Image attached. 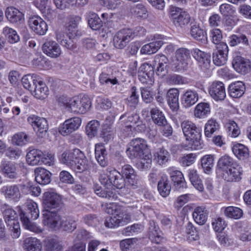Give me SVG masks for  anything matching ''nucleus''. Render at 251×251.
<instances>
[{
  "label": "nucleus",
  "mask_w": 251,
  "mask_h": 251,
  "mask_svg": "<svg viewBox=\"0 0 251 251\" xmlns=\"http://www.w3.org/2000/svg\"><path fill=\"white\" fill-rule=\"evenodd\" d=\"M27 214L19 207L17 213L9 206L5 205L3 207V215L7 226L13 238H18L21 234L19 217H20L23 226L26 229L36 233L42 232L43 230L35 225L31 223L29 219L36 220L39 216V210L38 204L33 201H28L26 205Z\"/></svg>",
  "instance_id": "nucleus-1"
},
{
  "label": "nucleus",
  "mask_w": 251,
  "mask_h": 251,
  "mask_svg": "<svg viewBox=\"0 0 251 251\" xmlns=\"http://www.w3.org/2000/svg\"><path fill=\"white\" fill-rule=\"evenodd\" d=\"M121 174L118 170L112 167H108L105 170L101 171L99 181L107 188L115 187L121 189L125 187L126 179L131 186H136L137 184L138 176L132 167L126 164L122 167Z\"/></svg>",
  "instance_id": "nucleus-2"
},
{
  "label": "nucleus",
  "mask_w": 251,
  "mask_h": 251,
  "mask_svg": "<svg viewBox=\"0 0 251 251\" xmlns=\"http://www.w3.org/2000/svg\"><path fill=\"white\" fill-rule=\"evenodd\" d=\"M42 204L44 207L42 223L44 224L54 216L52 213L57 214L62 211L64 206L62 196L54 189H49L43 194Z\"/></svg>",
  "instance_id": "nucleus-3"
},
{
  "label": "nucleus",
  "mask_w": 251,
  "mask_h": 251,
  "mask_svg": "<svg viewBox=\"0 0 251 251\" xmlns=\"http://www.w3.org/2000/svg\"><path fill=\"white\" fill-rule=\"evenodd\" d=\"M60 160L77 173H81L88 168L87 158L83 152L78 149L65 151Z\"/></svg>",
  "instance_id": "nucleus-4"
},
{
  "label": "nucleus",
  "mask_w": 251,
  "mask_h": 251,
  "mask_svg": "<svg viewBox=\"0 0 251 251\" xmlns=\"http://www.w3.org/2000/svg\"><path fill=\"white\" fill-rule=\"evenodd\" d=\"M147 147L145 140L137 138L131 140L126 151V154L130 159L137 158L141 160L140 164L142 169H147L150 167L152 161L151 154H145V151Z\"/></svg>",
  "instance_id": "nucleus-5"
},
{
  "label": "nucleus",
  "mask_w": 251,
  "mask_h": 251,
  "mask_svg": "<svg viewBox=\"0 0 251 251\" xmlns=\"http://www.w3.org/2000/svg\"><path fill=\"white\" fill-rule=\"evenodd\" d=\"M181 127L187 144V149L198 150L201 147V128L190 120H184L181 123Z\"/></svg>",
  "instance_id": "nucleus-6"
},
{
  "label": "nucleus",
  "mask_w": 251,
  "mask_h": 251,
  "mask_svg": "<svg viewBox=\"0 0 251 251\" xmlns=\"http://www.w3.org/2000/svg\"><path fill=\"white\" fill-rule=\"evenodd\" d=\"M62 212L57 214L52 213L54 216L43 224L44 226L51 230H57L60 228L68 232L74 230L76 226L75 218L71 216L63 215Z\"/></svg>",
  "instance_id": "nucleus-7"
},
{
  "label": "nucleus",
  "mask_w": 251,
  "mask_h": 251,
  "mask_svg": "<svg viewBox=\"0 0 251 251\" xmlns=\"http://www.w3.org/2000/svg\"><path fill=\"white\" fill-rule=\"evenodd\" d=\"M72 22L68 27V32L65 34L64 32H58L56 33V40L63 47L68 49H73L75 47L72 40L77 35L78 30L77 25Z\"/></svg>",
  "instance_id": "nucleus-8"
},
{
  "label": "nucleus",
  "mask_w": 251,
  "mask_h": 251,
  "mask_svg": "<svg viewBox=\"0 0 251 251\" xmlns=\"http://www.w3.org/2000/svg\"><path fill=\"white\" fill-rule=\"evenodd\" d=\"M168 15L170 20L176 26H185L190 21V16L187 12L173 5L169 7Z\"/></svg>",
  "instance_id": "nucleus-9"
},
{
  "label": "nucleus",
  "mask_w": 251,
  "mask_h": 251,
  "mask_svg": "<svg viewBox=\"0 0 251 251\" xmlns=\"http://www.w3.org/2000/svg\"><path fill=\"white\" fill-rule=\"evenodd\" d=\"M25 168L22 162L18 163L7 160H2L0 165V171L5 177L14 179L17 177L18 173Z\"/></svg>",
  "instance_id": "nucleus-10"
},
{
  "label": "nucleus",
  "mask_w": 251,
  "mask_h": 251,
  "mask_svg": "<svg viewBox=\"0 0 251 251\" xmlns=\"http://www.w3.org/2000/svg\"><path fill=\"white\" fill-rule=\"evenodd\" d=\"M32 81L35 86L34 96L38 99H44L49 95V88L43 79L38 75L33 74Z\"/></svg>",
  "instance_id": "nucleus-11"
},
{
  "label": "nucleus",
  "mask_w": 251,
  "mask_h": 251,
  "mask_svg": "<svg viewBox=\"0 0 251 251\" xmlns=\"http://www.w3.org/2000/svg\"><path fill=\"white\" fill-rule=\"evenodd\" d=\"M130 221L131 217L129 214L117 213L106 217L104 221V225L108 228H116L127 224Z\"/></svg>",
  "instance_id": "nucleus-12"
},
{
  "label": "nucleus",
  "mask_w": 251,
  "mask_h": 251,
  "mask_svg": "<svg viewBox=\"0 0 251 251\" xmlns=\"http://www.w3.org/2000/svg\"><path fill=\"white\" fill-rule=\"evenodd\" d=\"M208 92L211 97L216 101L224 100L226 98L224 83L221 81L212 82L208 87Z\"/></svg>",
  "instance_id": "nucleus-13"
},
{
  "label": "nucleus",
  "mask_w": 251,
  "mask_h": 251,
  "mask_svg": "<svg viewBox=\"0 0 251 251\" xmlns=\"http://www.w3.org/2000/svg\"><path fill=\"white\" fill-rule=\"evenodd\" d=\"M229 49L226 43H221L216 46V49L213 53V63L217 66H221L226 64Z\"/></svg>",
  "instance_id": "nucleus-14"
},
{
  "label": "nucleus",
  "mask_w": 251,
  "mask_h": 251,
  "mask_svg": "<svg viewBox=\"0 0 251 251\" xmlns=\"http://www.w3.org/2000/svg\"><path fill=\"white\" fill-rule=\"evenodd\" d=\"M130 28H123L116 33L113 37V45L119 49L125 48L132 40Z\"/></svg>",
  "instance_id": "nucleus-15"
},
{
  "label": "nucleus",
  "mask_w": 251,
  "mask_h": 251,
  "mask_svg": "<svg viewBox=\"0 0 251 251\" xmlns=\"http://www.w3.org/2000/svg\"><path fill=\"white\" fill-rule=\"evenodd\" d=\"M81 122V119L78 117L67 119L59 126V132L64 136L69 135L79 128Z\"/></svg>",
  "instance_id": "nucleus-16"
},
{
  "label": "nucleus",
  "mask_w": 251,
  "mask_h": 251,
  "mask_svg": "<svg viewBox=\"0 0 251 251\" xmlns=\"http://www.w3.org/2000/svg\"><path fill=\"white\" fill-rule=\"evenodd\" d=\"M28 23L31 30L37 35H44L48 30V25L47 23L38 15H33L30 17Z\"/></svg>",
  "instance_id": "nucleus-17"
},
{
  "label": "nucleus",
  "mask_w": 251,
  "mask_h": 251,
  "mask_svg": "<svg viewBox=\"0 0 251 251\" xmlns=\"http://www.w3.org/2000/svg\"><path fill=\"white\" fill-rule=\"evenodd\" d=\"M73 102L71 111L79 114H85L90 109L92 105L91 100L87 95H83L80 99L78 98H75Z\"/></svg>",
  "instance_id": "nucleus-18"
},
{
  "label": "nucleus",
  "mask_w": 251,
  "mask_h": 251,
  "mask_svg": "<svg viewBox=\"0 0 251 251\" xmlns=\"http://www.w3.org/2000/svg\"><path fill=\"white\" fill-rule=\"evenodd\" d=\"M191 54L201 70L205 71L209 68L211 58L210 53L195 48L191 50Z\"/></svg>",
  "instance_id": "nucleus-19"
},
{
  "label": "nucleus",
  "mask_w": 251,
  "mask_h": 251,
  "mask_svg": "<svg viewBox=\"0 0 251 251\" xmlns=\"http://www.w3.org/2000/svg\"><path fill=\"white\" fill-rule=\"evenodd\" d=\"M138 78L142 83L152 84L154 82V71L153 67L148 63L141 65L138 72Z\"/></svg>",
  "instance_id": "nucleus-20"
},
{
  "label": "nucleus",
  "mask_w": 251,
  "mask_h": 251,
  "mask_svg": "<svg viewBox=\"0 0 251 251\" xmlns=\"http://www.w3.org/2000/svg\"><path fill=\"white\" fill-rule=\"evenodd\" d=\"M191 51L185 48H180L176 51V62L174 64V69L175 71H179L183 70L186 66V61L190 58Z\"/></svg>",
  "instance_id": "nucleus-21"
},
{
  "label": "nucleus",
  "mask_w": 251,
  "mask_h": 251,
  "mask_svg": "<svg viewBox=\"0 0 251 251\" xmlns=\"http://www.w3.org/2000/svg\"><path fill=\"white\" fill-rule=\"evenodd\" d=\"M149 238L152 243L156 244H160L166 241L163 232L153 221L150 222Z\"/></svg>",
  "instance_id": "nucleus-22"
},
{
  "label": "nucleus",
  "mask_w": 251,
  "mask_h": 251,
  "mask_svg": "<svg viewBox=\"0 0 251 251\" xmlns=\"http://www.w3.org/2000/svg\"><path fill=\"white\" fill-rule=\"evenodd\" d=\"M246 85L242 81H235L231 82L227 87L229 96L233 99L241 98L246 92Z\"/></svg>",
  "instance_id": "nucleus-23"
},
{
  "label": "nucleus",
  "mask_w": 251,
  "mask_h": 251,
  "mask_svg": "<svg viewBox=\"0 0 251 251\" xmlns=\"http://www.w3.org/2000/svg\"><path fill=\"white\" fill-rule=\"evenodd\" d=\"M232 64L236 72L241 75H246L251 70V62L243 57L237 56L233 59Z\"/></svg>",
  "instance_id": "nucleus-24"
},
{
  "label": "nucleus",
  "mask_w": 251,
  "mask_h": 251,
  "mask_svg": "<svg viewBox=\"0 0 251 251\" xmlns=\"http://www.w3.org/2000/svg\"><path fill=\"white\" fill-rule=\"evenodd\" d=\"M154 38L158 40H154L144 45L140 50L142 54H151L154 53L162 47L164 44L163 41V40L164 39V36L155 35Z\"/></svg>",
  "instance_id": "nucleus-25"
},
{
  "label": "nucleus",
  "mask_w": 251,
  "mask_h": 251,
  "mask_svg": "<svg viewBox=\"0 0 251 251\" xmlns=\"http://www.w3.org/2000/svg\"><path fill=\"white\" fill-rule=\"evenodd\" d=\"M27 121L32 126L34 131L38 133H43L48 130V121L44 118L31 115L28 117Z\"/></svg>",
  "instance_id": "nucleus-26"
},
{
  "label": "nucleus",
  "mask_w": 251,
  "mask_h": 251,
  "mask_svg": "<svg viewBox=\"0 0 251 251\" xmlns=\"http://www.w3.org/2000/svg\"><path fill=\"white\" fill-rule=\"evenodd\" d=\"M0 192L6 199L14 201H19L21 196L19 187L16 184L3 186L0 188Z\"/></svg>",
  "instance_id": "nucleus-27"
},
{
  "label": "nucleus",
  "mask_w": 251,
  "mask_h": 251,
  "mask_svg": "<svg viewBox=\"0 0 251 251\" xmlns=\"http://www.w3.org/2000/svg\"><path fill=\"white\" fill-rule=\"evenodd\" d=\"M42 50L47 56L53 58L59 57L62 53L60 46L54 41L45 42L43 45Z\"/></svg>",
  "instance_id": "nucleus-28"
},
{
  "label": "nucleus",
  "mask_w": 251,
  "mask_h": 251,
  "mask_svg": "<svg viewBox=\"0 0 251 251\" xmlns=\"http://www.w3.org/2000/svg\"><path fill=\"white\" fill-rule=\"evenodd\" d=\"M5 14L7 19L13 24H21L25 20L24 14L13 6L8 7Z\"/></svg>",
  "instance_id": "nucleus-29"
},
{
  "label": "nucleus",
  "mask_w": 251,
  "mask_h": 251,
  "mask_svg": "<svg viewBox=\"0 0 251 251\" xmlns=\"http://www.w3.org/2000/svg\"><path fill=\"white\" fill-rule=\"evenodd\" d=\"M99 81L102 85H116L118 83L117 78L113 75V70L110 67H106L103 69L99 75Z\"/></svg>",
  "instance_id": "nucleus-30"
},
{
  "label": "nucleus",
  "mask_w": 251,
  "mask_h": 251,
  "mask_svg": "<svg viewBox=\"0 0 251 251\" xmlns=\"http://www.w3.org/2000/svg\"><path fill=\"white\" fill-rule=\"evenodd\" d=\"M179 91L176 88H171L167 92V102L173 112H177L179 108Z\"/></svg>",
  "instance_id": "nucleus-31"
},
{
  "label": "nucleus",
  "mask_w": 251,
  "mask_h": 251,
  "mask_svg": "<svg viewBox=\"0 0 251 251\" xmlns=\"http://www.w3.org/2000/svg\"><path fill=\"white\" fill-rule=\"evenodd\" d=\"M224 179L228 182H238L242 177L243 170L242 167L237 162L226 173Z\"/></svg>",
  "instance_id": "nucleus-32"
},
{
  "label": "nucleus",
  "mask_w": 251,
  "mask_h": 251,
  "mask_svg": "<svg viewBox=\"0 0 251 251\" xmlns=\"http://www.w3.org/2000/svg\"><path fill=\"white\" fill-rule=\"evenodd\" d=\"M232 151L234 155L239 160H245L249 159L250 157L248 147L241 143H233Z\"/></svg>",
  "instance_id": "nucleus-33"
},
{
  "label": "nucleus",
  "mask_w": 251,
  "mask_h": 251,
  "mask_svg": "<svg viewBox=\"0 0 251 251\" xmlns=\"http://www.w3.org/2000/svg\"><path fill=\"white\" fill-rule=\"evenodd\" d=\"M154 64H157L155 70L156 74L161 77H163L167 73L168 59L167 57L163 54L156 55L154 58Z\"/></svg>",
  "instance_id": "nucleus-34"
},
{
  "label": "nucleus",
  "mask_w": 251,
  "mask_h": 251,
  "mask_svg": "<svg viewBox=\"0 0 251 251\" xmlns=\"http://www.w3.org/2000/svg\"><path fill=\"white\" fill-rule=\"evenodd\" d=\"M35 179L36 181L42 185L50 183L51 174L47 170L41 168H36L34 170Z\"/></svg>",
  "instance_id": "nucleus-35"
},
{
  "label": "nucleus",
  "mask_w": 251,
  "mask_h": 251,
  "mask_svg": "<svg viewBox=\"0 0 251 251\" xmlns=\"http://www.w3.org/2000/svg\"><path fill=\"white\" fill-rule=\"evenodd\" d=\"M167 172L174 185L183 187L186 182L182 173L175 167H170Z\"/></svg>",
  "instance_id": "nucleus-36"
},
{
  "label": "nucleus",
  "mask_w": 251,
  "mask_h": 251,
  "mask_svg": "<svg viewBox=\"0 0 251 251\" xmlns=\"http://www.w3.org/2000/svg\"><path fill=\"white\" fill-rule=\"evenodd\" d=\"M95 158L98 163L102 167H106L107 164V151L102 143H98L95 145Z\"/></svg>",
  "instance_id": "nucleus-37"
},
{
  "label": "nucleus",
  "mask_w": 251,
  "mask_h": 251,
  "mask_svg": "<svg viewBox=\"0 0 251 251\" xmlns=\"http://www.w3.org/2000/svg\"><path fill=\"white\" fill-rule=\"evenodd\" d=\"M211 113V106L209 102H201L197 104L194 110V115L199 119H204Z\"/></svg>",
  "instance_id": "nucleus-38"
},
{
  "label": "nucleus",
  "mask_w": 251,
  "mask_h": 251,
  "mask_svg": "<svg viewBox=\"0 0 251 251\" xmlns=\"http://www.w3.org/2000/svg\"><path fill=\"white\" fill-rule=\"evenodd\" d=\"M195 222L200 225H203L207 221L208 212L204 206H197L192 214Z\"/></svg>",
  "instance_id": "nucleus-39"
},
{
  "label": "nucleus",
  "mask_w": 251,
  "mask_h": 251,
  "mask_svg": "<svg viewBox=\"0 0 251 251\" xmlns=\"http://www.w3.org/2000/svg\"><path fill=\"white\" fill-rule=\"evenodd\" d=\"M43 152L36 149L29 151L27 153L26 159L27 162L30 165H37L42 164Z\"/></svg>",
  "instance_id": "nucleus-40"
},
{
  "label": "nucleus",
  "mask_w": 251,
  "mask_h": 251,
  "mask_svg": "<svg viewBox=\"0 0 251 251\" xmlns=\"http://www.w3.org/2000/svg\"><path fill=\"white\" fill-rule=\"evenodd\" d=\"M157 189L159 194L163 197H166L170 194L171 186L166 175H163L160 176L158 182Z\"/></svg>",
  "instance_id": "nucleus-41"
},
{
  "label": "nucleus",
  "mask_w": 251,
  "mask_h": 251,
  "mask_svg": "<svg viewBox=\"0 0 251 251\" xmlns=\"http://www.w3.org/2000/svg\"><path fill=\"white\" fill-rule=\"evenodd\" d=\"M198 99V94L196 91L187 90L181 97V103L184 107L188 108L195 104Z\"/></svg>",
  "instance_id": "nucleus-42"
},
{
  "label": "nucleus",
  "mask_w": 251,
  "mask_h": 251,
  "mask_svg": "<svg viewBox=\"0 0 251 251\" xmlns=\"http://www.w3.org/2000/svg\"><path fill=\"white\" fill-rule=\"evenodd\" d=\"M220 128L219 122L213 118H210L205 123L204 127V133L205 137L210 138L212 135Z\"/></svg>",
  "instance_id": "nucleus-43"
},
{
  "label": "nucleus",
  "mask_w": 251,
  "mask_h": 251,
  "mask_svg": "<svg viewBox=\"0 0 251 251\" xmlns=\"http://www.w3.org/2000/svg\"><path fill=\"white\" fill-rule=\"evenodd\" d=\"M237 162L233 158L228 155H225L219 159L217 167L221 171L226 173Z\"/></svg>",
  "instance_id": "nucleus-44"
},
{
  "label": "nucleus",
  "mask_w": 251,
  "mask_h": 251,
  "mask_svg": "<svg viewBox=\"0 0 251 251\" xmlns=\"http://www.w3.org/2000/svg\"><path fill=\"white\" fill-rule=\"evenodd\" d=\"M24 248L25 251H42V245L40 240L31 237L25 239Z\"/></svg>",
  "instance_id": "nucleus-45"
},
{
  "label": "nucleus",
  "mask_w": 251,
  "mask_h": 251,
  "mask_svg": "<svg viewBox=\"0 0 251 251\" xmlns=\"http://www.w3.org/2000/svg\"><path fill=\"white\" fill-rule=\"evenodd\" d=\"M45 251H62V246L56 237H49L44 241Z\"/></svg>",
  "instance_id": "nucleus-46"
},
{
  "label": "nucleus",
  "mask_w": 251,
  "mask_h": 251,
  "mask_svg": "<svg viewBox=\"0 0 251 251\" xmlns=\"http://www.w3.org/2000/svg\"><path fill=\"white\" fill-rule=\"evenodd\" d=\"M169 152L164 148H159L154 153V160L159 165L163 166L169 160Z\"/></svg>",
  "instance_id": "nucleus-47"
},
{
  "label": "nucleus",
  "mask_w": 251,
  "mask_h": 251,
  "mask_svg": "<svg viewBox=\"0 0 251 251\" xmlns=\"http://www.w3.org/2000/svg\"><path fill=\"white\" fill-rule=\"evenodd\" d=\"M221 210L224 212L226 217L229 218L239 219L243 216L242 210L237 207L233 206L223 207Z\"/></svg>",
  "instance_id": "nucleus-48"
},
{
  "label": "nucleus",
  "mask_w": 251,
  "mask_h": 251,
  "mask_svg": "<svg viewBox=\"0 0 251 251\" xmlns=\"http://www.w3.org/2000/svg\"><path fill=\"white\" fill-rule=\"evenodd\" d=\"M201 166L205 174H209L214 165V155L206 154L201 158Z\"/></svg>",
  "instance_id": "nucleus-49"
},
{
  "label": "nucleus",
  "mask_w": 251,
  "mask_h": 251,
  "mask_svg": "<svg viewBox=\"0 0 251 251\" xmlns=\"http://www.w3.org/2000/svg\"><path fill=\"white\" fill-rule=\"evenodd\" d=\"M188 176L190 181L195 188L200 192L203 191V185L197 171L194 169L189 170Z\"/></svg>",
  "instance_id": "nucleus-50"
},
{
  "label": "nucleus",
  "mask_w": 251,
  "mask_h": 251,
  "mask_svg": "<svg viewBox=\"0 0 251 251\" xmlns=\"http://www.w3.org/2000/svg\"><path fill=\"white\" fill-rule=\"evenodd\" d=\"M185 234L186 239L189 242L199 239L198 231L190 222H189L186 226Z\"/></svg>",
  "instance_id": "nucleus-51"
},
{
  "label": "nucleus",
  "mask_w": 251,
  "mask_h": 251,
  "mask_svg": "<svg viewBox=\"0 0 251 251\" xmlns=\"http://www.w3.org/2000/svg\"><path fill=\"white\" fill-rule=\"evenodd\" d=\"M150 112L151 118L156 125L161 126L166 122V119L164 115L158 108H152Z\"/></svg>",
  "instance_id": "nucleus-52"
},
{
  "label": "nucleus",
  "mask_w": 251,
  "mask_h": 251,
  "mask_svg": "<svg viewBox=\"0 0 251 251\" xmlns=\"http://www.w3.org/2000/svg\"><path fill=\"white\" fill-rule=\"evenodd\" d=\"M190 33L192 37L198 41L202 42L207 39L205 31L196 24H194L191 26Z\"/></svg>",
  "instance_id": "nucleus-53"
},
{
  "label": "nucleus",
  "mask_w": 251,
  "mask_h": 251,
  "mask_svg": "<svg viewBox=\"0 0 251 251\" xmlns=\"http://www.w3.org/2000/svg\"><path fill=\"white\" fill-rule=\"evenodd\" d=\"M95 193L100 197L106 198L109 200H117L118 195L116 190H105L101 187H99L95 190Z\"/></svg>",
  "instance_id": "nucleus-54"
},
{
  "label": "nucleus",
  "mask_w": 251,
  "mask_h": 251,
  "mask_svg": "<svg viewBox=\"0 0 251 251\" xmlns=\"http://www.w3.org/2000/svg\"><path fill=\"white\" fill-rule=\"evenodd\" d=\"M53 1L56 7L61 9L65 8L67 4L72 5L75 4L81 6L86 4L88 2V0H53Z\"/></svg>",
  "instance_id": "nucleus-55"
},
{
  "label": "nucleus",
  "mask_w": 251,
  "mask_h": 251,
  "mask_svg": "<svg viewBox=\"0 0 251 251\" xmlns=\"http://www.w3.org/2000/svg\"><path fill=\"white\" fill-rule=\"evenodd\" d=\"M240 43L248 45V39L245 34H232L228 37V44L230 46L234 47Z\"/></svg>",
  "instance_id": "nucleus-56"
},
{
  "label": "nucleus",
  "mask_w": 251,
  "mask_h": 251,
  "mask_svg": "<svg viewBox=\"0 0 251 251\" xmlns=\"http://www.w3.org/2000/svg\"><path fill=\"white\" fill-rule=\"evenodd\" d=\"M100 126V124L98 121L92 120L90 121L85 128L86 133L87 136L90 138H93L96 136Z\"/></svg>",
  "instance_id": "nucleus-57"
},
{
  "label": "nucleus",
  "mask_w": 251,
  "mask_h": 251,
  "mask_svg": "<svg viewBox=\"0 0 251 251\" xmlns=\"http://www.w3.org/2000/svg\"><path fill=\"white\" fill-rule=\"evenodd\" d=\"M225 127L228 132V135L232 138H236L240 134V128L233 120H229L226 123Z\"/></svg>",
  "instance_id": "nucleus-58"
},
{
  "label": "nucleus",
  "mask_w": 251,
  "mask_h": 251,
  "mask_svg": "<svg viewBox=\"0 0 251 251\" xmlns=\"http://www.w3.org/2000/svg\"><path fill=\"white\" fill-rule=\"evenodd\" d=\"M90 27L94 30H99L103 25L101 20L96 13H93L88 20Z\"/></svg>",
  "instance_id": "nucleus-59"
},
{
  "label": "nucleus",
  "mask_w": 251,
  "mask_h": 251,
  "mask_svg": "<svg viewBox=\"0 0 251 251\" xmlns=\"http://www.w3.org/2000/svg\"><path fill=\"white\" fill-rule=\"evenodd\" d=\"M3 33L7 38L8 42L11 44L15 43L19 41L20 38L16 30L8 26L3 29Z\"/></svg>",
  "instance_id": "nucleus-60"
},
{
  "label": "nucleus",
  "mask_w": 251,
  "mask_h": 251,
  "mask_svg": "<svg viewBox=\"0 0 251 251\" xmlns=\"http://www.w3.org/2000/svg\"><path fill=\"white\" fill-rule=\"evenodd\" d=\"M126 118L123 121V125H129L132 126H135V125L139 122L140 120L139 116L136 113H133L130 114L129 113H125L120 116V120H122L123 119Z\"/></svg>",
  "instance_id": "nucleus-61"
},
{
  "label": "nucleus",
  "mask_w": 251,
  "mask_h": 251,
  "mask_svg": "<svg viewBox=\"0 0 251 251\" xmlns=\"http://www.w3.org/2000/svg\"><path fill=\"white\" fill-rule=\"evenodd\" d=\"M136 238H127L122 240L120 243V248L121 251H131L135 247L137 242Z\"/></svg>",
  "instance_id": "nucleus-62"
},
{
  "label": "nucleus",
  "mask_w": 251,
  "mask_h": 251,
  "mask_svg": "<svg viewBox=\"0 0 251 251\" xmlns=\"http://www.w3.org/2000/svg\"><path fill=\"white\" fill-rule=\"evenodd\" d=\"M12 144L22 146L27 142V135L24 132H19L15 134L11 139Z\"/></svg>",
  "instance_id": "nucleus-63"
},
{
  "label": "nucleus",
  "mask_w": 251,
  "mask_h": 251,
  "mask_svg": "<svg viewBox=\"0 0 251 251\" xmlns=\"http://www.w3.org/2000/svg\"><path fill=\"white\" fill-rule=\"evenodd\" d=\"M220 13L223 17H232L236 12L235 7L228 3H223L219 7Z\"/></svg>",
  "instance_id": "nucleus-64"
}]
</instances>
